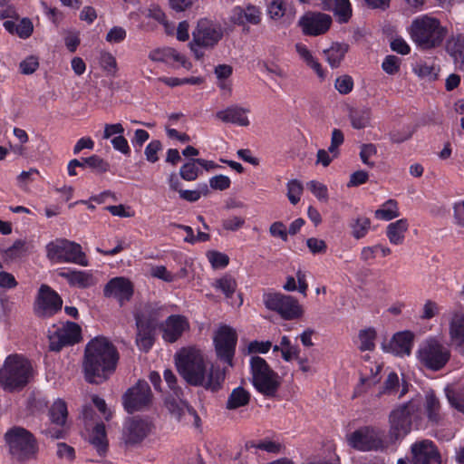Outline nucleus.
<instances>
[{"mask_svg":"<svg viewBox=\"0 0 464 464\" xmlns=\"http://www.w3.org/2000/svg\"><path fill=\"white\" fill-rule=\"evenodd\" d=\"M119 356L116 348L104 337L91 340L85 348L83 371L90 383L106 381L115 370Z\"/></svg>","mask_w":464,"mask_h":464,"instance_id":"f257e3e1","label":"nucleus"},{"mask_svg":"<svg viewBox=\"0 0 464 464\" xmlns=\"http://www.w3.org/2000/svg\"><path fill=\"white\" fill-rule=\"evenodd\" d=\"M34 377L32 363L24 356H7L0 368V387L9 392L24 389Z\"/></svg>","mask_w":464,"mask_h":464,"instance_id":"f03ea898","label":"nucleus"},{"mask_svg":"<svg viewBox=\"0 0 464 464\" xmlns=\"http://www.w3.org/2000/svg\"><path fill=\"white\" fill-rule=\"evenodd\" d=\"M408 31L413 43L423 50L440 46L447 34L437 18L427 14L415 18Z\"/></svg>","mask_w":464,"mask_h":464,"instance_id":"7ed1b4c3","label":"nucleus"},{"mask_svg":"<svg viewBox=\"0 0 464 464\" xmlns=\"http://www.w3.org/2000/svg\"><path fill=\"white\" fill-rule=\"evenodd\" d=\"M416 357L422 368L439 372L450 361L451 350L439 337L430 336L419 344Z\"/></svg>","mask_w":464,"mask_h":464,"instance_id":"20e7f679","label":"nucleus"},{"mask_svg":"<svg viewBox=\"0 0 464 464\" xmlns=\"http://www.w3.org/2000/svg\"><path fill=\"white\" fill-rule=\"evenodd\" d=\"M224 30L220 24L201 18L192 31L189 48L197 60L204 57V50L213 49L223 38Z\"/></svg>","mask_w":464,"mask_h":464,"instance_id":"39448f33","label":"nucleus"},{"mask_svg":"<svg viewBox=\"0 0 464 464\" xmlns=\"http://www.w3.org/2000/svg\"><path fill=\"white\" fill-rule=\"evenodd\" d=\"M250 371L253 386L266 397H275L281 385V379L260 356H252L250 359Z\"/></svg>","mask_w":464,"mask_h":464,"instance_id":"423d86ee","label":"nucleus"},{"mask_svg":"<svg viewBox=\"0 0 464 464\" xmlns=\"http://www.w3.org/2000/svg\"><path fill=\"white\" fill-rule=\"evenodd\" d=\"M10 454L19 461L36 457L38 446L34 435L22 427H13L5 435Z\"/></svg>","mask_w":464,"mask_h":464,"instance_id":"0eeeda50","label":"nucleus"},{"mask_svg":"<svg viewBox=\"0 0 464 464\" xmlns=\"http://www.w3.org/2000/svg\"><path fill=\"white\" fill-rule=\"evenodd\" d=\"M46 256L53 263H70L82 266L89 265L80 244L64 238H56L46 245Z\"/></svg>","mask_w":464,"mask_h":464,"instance_id":"6e6552de","label":"nucleus"},{"mask_svg":"<svg viewBox=\"0 0 464 464\" xmlns=\"http://www.w3.org/2000/svg\"><path fill=\"white\" fill-rule=\"evenodd\" d=\"M208 362L200 351L193 348L183 349L176 357L178 372L188 383L194 386L204 381L201 373Z\"/></svg>","mask_w":464,"mask_h":464,"instance_id":"1a4fd4ad","label":"nucleus"},{"mask_svg":"<svg viewBox=\"0 0 464 464\" xmlns=\"http://www.w3.org/2000/svg\"><path fill=\"white\" fill-rule=\"evenodd\" d=\"M263 302L267 309L277 313L285 320L297 319L304 314L303 306L295 297L282 293H266Z\"/></svg>","mask_w":464,"mask_h":464,"instance_id":"9d476101","label":"nucleus"},{"mask_svg":"<svg viewBox=\"0 0 464 464\" xmlns=\"http://www.w3.org/2000/svg\"><path fill=\"white\" fill-rule=\"evenodd\" d=\"M384 433L373 427L360 428L346 436L347 443L360 451L379 450L384 449Z\"/></svg>","mask_w":464,"mask_h":464,"instance_id":"9b49d317","label":"nucleus"},{"mask_svg":"<svg viewBox=\"0 0 464 464\" xmlns=\"http://www.w3.org/2000/svg\"><path fill=\"white\" fill-rule=\"evenodd\" d=\"M213 343L217 356L232 366L237 343V331L229 325L222 324L216 330Z\"/></svg>","mask_w":464,"mask_h":464,"instance_id":"f8f14e48","label":"nucleus"},{"mask_svg":"<svg viewBox=\"0 0 464 464\" xmlns=\"http://www.w3.org/2000/svg\"><path fill=\"white\" fill-rule=\"evenodd\" d=\"M152 429L153 424L148 419L140 417L129 418L123 424L122 442L127 447L138 446L149 436Z\"/></svg>","mask_w":464,"mask_h":464,"instance_id":"ddd939ff","label":"nucleus"},{"mask_svg":"<svg viewBox=\"0 0 464 464\" xmlns=\"http://www.w3.org/2000/svg\"><path fill=\"white\" fill-rule=\"evenodd\" d=\"M152 401V393L149 383L139 381L123 395V406L129 413L143 411L150 407Z\"/></svg>","mask_w":464,"mask_h":464,"instance_id":"4468645a","label":"nucleus"},{"mask_svg":"<svg viewBox=\"0 0 464 464\" xmlns=\"http://www.w3.org/2000/svg\"><path fill=\"white\" fill-rule=\"evenodd\" d=\"M50 349L60 351L63 346L72 345L81 340V327L72 322L53 325L49 330Z\"/></svg>","mask_w":464,"mask_h":464,"instance_id":"2eb2a0df","label":"nucleus"},{"mask_svg":"<svg viewBox=\"0 0 464 464\" xmlns=\"http://www.w3.org/2000/svg\"><path fill=\"white\" fill-rule=\"evenodd\" d=\"M63 300L47 285H42L34 303V313L40 317H50L62 309Z\"/></svg>","mask_w":464,"mask_h":464,"instance_id":"dca6fc26","label":"nucleus"},{"mask_svg":"<svg viewBox=\"0 0 464 464\" xmlns=\"http://www.w3.org/2000/svg\"><path fill=\"white\" fill-rule=\"evenodd\" d=\"M417 411L414 403L410 402L395 411L390 415V434L394 439L406 436L411 431L412 414Z\"/></svg>","mask_w":464,"mask_h":464,"instance_id":"f3484780","label":"nucleus"},{"mask_svg":"<svg viewBox=\"0 0 464 464\" xmlns=\"http://www.w3.org/2000/svg\"><path fill=\"white\" fill-rule=\"evenodd\" d=\"M331 15L320 12H309L299 20V25L305 35L317 36L324 34L331 27Z\"/></svg>","mask_w":464,"mask_h":464,"instance_id":"a211bd4d","label":"nucleus"},{"mask_svg":"<svg viewBox=\"0 0 464 464\" xmlns=\"http://www.w3.org/2000/svg\"><path fill=\"white\" fill-rule=\"evenodd\" d=\"M414 464H440V456L434 443L423 440L411 447Z\"/></svg>","mask_w":464,"mask_h":464,"instance_id":"6ab92c4d","label":"nucleus"},{"mask_svg":"<svg viewBox=\"0 0 464 464\" xmlns=\"http://www.w3.org/2000/svg\"><path fill=\"white\" fill-rule=\"evenodd\" d=\"M103 294L106 297L117 299L122 304L131 297L133 285L131 282L125 277H114L106 284Z\"/></svg>","mask_w":464,"mask_h":464,"instance_id":"aec40b11","label":"nucleus"},{"mask_svg":"<svg viewBox=\"0 0 464 464\" xmlns=\"http://www.w3.org/2000/svg\"><path fill=\"white\" fill-rule=\"evenodd\" d=\"M149 59L152 62L164 63L174 67V63H178L186 70H190L192 63L187 58L171 47L156 48L150 52Z\"/></svg>","mask_w":464,"mask_h":464,"instance_id":"412c9836","label":"nucleus"},{"mask_svg":"<svg viewBox=\"0 0 464 464\" xmlns=\"http://www.w3.org/2000/svg\"><path fill=\"white\" fill-rule=\"evenodd\" d=\"M202 383H197L196 386L203 387L204 389L211 392L218 391L225 380V370L221 369L219 365L208 362L205 370L202 371Z\"/></svg>","mask_w":464,"mask_h":464,"instance_id":"4be33fe9","label":"nucleus"},{"mask_svg":"<svg viewBox=\"0 0 464 464\" xmlns=\"http://www.w3.org/2000/svg\"><path fill=\"white\" fill-rule=\"evenodd\" d=\"M57 274L66 279L72 286L88 288L97 284V278L92 271L68 269L59 270Z\"/></svg>","mask_w":464,"mask_h":464,"instance_id":"5701e85b","label":"nucleus"},{"mask_svg":"<svg viewBox=\"0 0 464 464\" xmlns=\"http://www.w3.org/2000/svg\"><path fill=\"white\" fill-rule=\"evenodd\" d=\"M188 328V323L184 316L170 315L162 325V337L166 342L174 343Z\"/></svg>","mask_w":464,"mask_h":464,"instance_id":"b1692460","label":"nucleus"},{"mask_svg":"<svg viewBox=\"0 0 464 464\" xmlns=\"http://www.w3.org/2000/svg\"><path fill=\"white\" fill-rule=\"evenodd\" d=\"M413 334L411 332H401L394 334L389 344H382V349L398 356L410 355L412 346Z\"/></svg>","mask_w":464,"mask_h":464,"instance_id":"393cba45","label":"nucleus"},{"mask_svg":"<svg viewBox=\"0 0 464 464\" xmlns=\"http://www.w3.org/2000/svg\"><path fill=\"white\" fill-rule=\"evenodd\" d=\"M449 336L455 350L464 355V314H455L451 317Z\"/></svg>","mask_w":464,"mask_h":464,"instance_id":"a878e982","label":"nucleus"},{"mask_svg":"<svg viewBox=\"0 0 464 464\" xmlns=\"http://www.w3.org/2000/svg\"><path fill=\"white\" fill-rule=\"evenodd\" d=\"M248 109L232 105L224 110H220L216 113V118L225 123H233L238 126H248L249 120L247 118Z\"/></svg>","mask_w":464,"mask_h":464,"instance_id":"bb28decb","label":"nucleus"},{"mask_svg":"<svg viewBox=\"0 0 464 464\" xmlns=\"http://www.w3.org/2000/svg\"><path fill=\"white\" fill-rule=\"evenodd\" d=\"M295 50L300 59L310 67L320 78L321 81L326 77V72L323 69L321 63L316 57L314 56L312 52L303 44H296Z\"/></svg>","mask_w":464,"mask_h":464,"instance_id":"cd10ccee","label":"nucleus"},{"mask_svg":"<svg viewBox=\"0 0 464 464\" xmlns=\"http://www.w3.org/2000/svg\"><path fill=\"white\" fill-rule=\"evenodd\" d=\"M180 394L181 392H179V395H175V397L169 396L166 398L165 405L170 414L179 420H181L186 413L196 416L195 411L180 398Z\"/></svg>","mask_w":464,"mask_h":464,"instance_id":"c85d7f7f","label":"nucleus"},{"mask_svg":"<svg viewBox=\"0 0 464 464\" xmlns=\"http://www.w3.org/2000/svg\"><path fill=\"white\" fill-rule=\"evenodd\" d=\"M349 45L343 43H334L332 45L324 49L323 53L326 62L332 68H337L343 60L348 52Z\"/></svg>","mask_w":464,"mask_h":464,"instance_id":"c756f323","label":"nucleus"},{"mask_svg":"<svg viewBox=\"0 0 464 464\" xmlns=\"http://www.w3.org/2000/svg\"><path fill=\"white\" fill-rule=\"evenodd\" d=\"M409 224L407 219L401 218L390 223L387 227L386 235L392 245H401L405 238V233L408 230Z\"/></svg>","mask_w":464,"mask_h":464,"instance_id":"7c9ffc66","label":"nucleus"},{"mask_svg":"<svg viewBox=\"0 0 464 464\" xmlns=\"http://www.w3.org/2000/svg\"><path fill=\"white\" fill-rule=\"evenodd\" d=\"M446 49L456 64L464 66V34L450 37L447 42Z\"/></svg>","mask_w":464,"mask_h":464,"instance_id":"2f4dec72","label":"nucleus"},{"mask_svg":"<svg viewBox=\"0 0 464 464\" xmlns=\"http://www.w3.org/2000/svg\"><path fill=\"white\" fill-rule=\"evenodd\" d=\"M90 442L96 450L99 456H103L108 449L105 426L102 423L97 424L91 434Z\"/></svg>","mask_w":464,"mask_h":464,"instance_id":"473e14b6","label":"nucleus"},{"mask_svg":"<svg viewBox=\"0 0 464 464\" xmlns=\"http://www.w3.org/2000/svg\"><path fill=\"white\" fill-rule=\"evenodd\" d=\"M445 394L451 407L464 413V388L455 384L448 385Z\"/></svg>","mask_w":464,"mask_h":464,"instance_id":"72a5a7b5","label":"nucleus"},{"mask_svg":"<svg viewBox=\"0 0 464 464\" xmlns=\"http://www.w3.org/2000/svg\"><path fill=\"white\" fill-rule=\"evenodd\" d=\"M50 419L53 423L63 427L67 420V405L62 399H57L49 411Z\"/></svg>","mask_w":464,"mask_h":464,"instance_id":"f704fd0d","label":"nucleus"},{"mask_svg":"<svg viewBox=\"0 0 464 464\" xmlns=\"http://www.w3.org/2000/svg\"><path fill=\"white\" fill-rule=\"evenodd\" d=\"M399 216L398 203L393 199L387 200L374 212V217L379 220L389 221Z\"/></svg>","mask_w":464,"mask_h":464,"instance_id":"c9c22d12","label":"nucleus"},{"mask_svg":"<svg viewBox=\"0 0 464 464\" xmlns=\"http://www.w3.org/2000/svg\"><path fill=\"white\" fill-rule=\"evenodd\" d=\"M339 23H347L352 16L353 9L350 0H332V9Z\"/></svg>","mask_w":464,"mask_h":464,"instance_id":"e433bc0d","label":"nucleus"},{"mask_svg":"<svg viewBox=\"0 0 464 464\" xmlns=\"http://www.w3.org/2000/svg\"><path fill=\"white\" fill-rule=\"evenodd\" d=\"M250 393L242 387H237L230 393L227 408L229 410H235L239 407H243L249 402Z\"/></svg>","mask_w":464,"mask_h":464,"instance_id":"4c0bfd02","label":"nucleus"},{"mask_svg":"<svg viewBox=\"0 0 464 464\" xmlns=\"http://www.w3.org/2000/svg\"><path fill=\"white\" fill-rule=\"evenodd\" d=\"M413 72L420 78L433 81L437 78L439 67L431 61H421L418 63Z\"/></svg>","mask_w":464,"mask_h":464,"instance_id":"58836bf2","label":"nucleus"},{"mask_svg":"<svg viewBox=\"0 0 464 464\" xmlns=\"http://www.w3.org/2000/svg\"><path fill=\"white\" fill-rule=\"evenodd\" d=\"M425 408L429 420L438 423L440 420V404L439 399L432 392L426 393Z\"/></svg>","mask_w":464,"mask_h":464,"instance_id":"ea45409f","label":"nucleus"},{"mask_svg":"<svg viewBox=\"0 0 464 464\" xmlns=\"http://www.w3.org/2000/svg\"><path fill=\"white\" fill-rule=\"evenodd\" d=\"M350 227L352 236L355 239H361L368 234L371 228V220L365 217H357L351 220Z\"/></svg>","mask_w":464,"mask_h":464,"instance_id":"a19ab883","label":"nucleus"},{"mask_svg":"<svg viewBox=\"0 0 464 464\" xmlns=\"http://www.w3.org/2000/svg\"><path fill=\"white\" fill-rule=\"evenodd\" d=\"M138 334L136 338L137 345L143 351H149L153 344L151 331L144 327L140 320H137Z\"/></svg>","mask_w":464,"mask_h":464,"instance_id":"79ce46f5","label":"nucleus"},{"mask_svg":"<svg viewBox=\"0 0 464 464\" xmlns=\"http://www.w3.org/2000/svg\"><path fill=\"white\" fill-rule=\"evenodd\" d=\"M371 376H367L365 373V377L361 378V382L356 386L354 390V396H359L362 394L366 389L372 385L376 384L379 382L378 373L381 371V366L379 364L374 365L373 368H371Z\"/></svg>","mask_w":464,"mask_h":464,"instance_id":"37998d69","label":"nucleus"},{"mask_svg":"<svg viewBox=\"0 0 464 464\" xmlns=\"http://www.w3.org/2000/svg\"><path fill=\"white\" fill-rule=\"evenodd\" d=\"M350 118L354 129H363L370 124L371 111L368 109L355 110L351 112Z\"/></svg>","mask_w":464,"mask_h":464,"instance_id":"c03bdc74","label":"nucleus"},{"mask_svg":"<svg viewBox=\"0 0 464 464\" xmlns=\"http://www.w3.org/2000/svg\"><path fill=\"white\" fill-rule=\"evenodd\" d=\"M358 337L359 348L361 351H372L374 349V340L376 337V333L373 329L369 328L360 331Z\"/></svg>","mask_w":464,"mask_h":464,"instance_id":"a18cd8bd","label":"nucleus"},{"mask_svg":"<svg viewBox=\"0 0 464 464\" xmlns=\"http://www.w3.org/2000/svg\"><path fill=\"white\" fill-rule=\"evenodd\" d=\"M214 286L217 289L222 291V293L226 295L227 298H229L233 295L237 289V282L230 276H225L220 279L217 280L214 284Z\"/></svg>","mask_w":464,"mask_h":464,"instance_id":"49530a36","label":"nucleus"},{"mask_svg":"<svg viewBox=\"0 0 464 464\" xmlns=\"http://www.w3.org/2000/svg\"><path fill=\"white\" fill-rule=\"evenodd\" d=\"M239 14H244L246 23L251 24H258L261 22V11L258 7L249 5L246 8L237 6Z\"/></svg>","mask_w":464,"mask_h":464,"instance_id":"de8ad7c7","label":"nucleus"},{"mask_svg":"<svg viewBox=\"0 0 464 464\" xmlns=\"http://www.w3.org/2000/svg\"><path fill=\"white\" fill-rule=\"evenodd\" d=\"M281 354L285 361L290 362L298 357L299 349L298 347L292 345L287 336L281 338Z\"/></svg>","mask_w":464,"mask_h":464,"instance_id":"09e8293b","label":"nucleus"},{"mask_svg":"<svg viewBox=\"0 0 464 464\" xmlns=\"http://www.w3.org/2000/svg\"><path fill=\"white\" fill-rule=\"evenodd\" d=\"M286 12V4L284 0H272L267 5V14L273 20L281 19Z\"/></svg>","mask_w":464,"mask_h":464,"instance_id":"8fccbe9b","label":"nucleus"},{"mask_svg":"<svg viewBox=\"0 0 464 464\" xmlns=\"http://www.w3.org/2000/svg\"><path fill=\"white\" fill-rule=\"evenodd\" d=\"M287 198L289 201L295 205L299 202L301 195L304 190V187L301 181L297 179H292L288 181L287 185Z\"/></svg>","mask_w":464,"mask_h":464,"instance_id":"3c124183","label":"nucleus"},{"mask_svg":"<svg viewBox=\"0 0 464 464\" xmlns=\"http://www.w3.org/2000/svg\"><path fill=\"white\" fill-rule=\"evenodd\" d=\"M207 257L213 268H224L228 265V256L221 252L211 250L207 253Z\"/></svg>","mask_w":464,"mask_h":464,"instance_id":"603ef678","label":"nucleus"},{"mask_svg":"<svg viewBox=\"0 0 464 464\" xmlns=\"http://www.w3.org/2000/svg\"><path fill=\"white\" fill-rule=\"evenodd\" d=\"M101 66L110 74H115L117 72V62L115 57L109 52L102 51L100 53Z\"/></svg>","mask_w":464,"mask_h":464,"instance_id":"864d4df0","label":"nucleus"},{"mask_svg":"<svg viewBox=\"0 0 464 464\" xmlns=\"http://www.w3.org/2000/svg\"><path fill=\"white\" fill-rule=\"evenodd\" d=\"M196 163V160H192L181 166L179 175L184 180L193 181L198 178L199 169Z\"/></svg>","mask_w":464,"mask_h":464,"instance_id":"5fc2aeb1","label":"nucleus"},{"mask_svg":"<svg viewBox=\"0 0 464 464\" xmlns=\"http://www.w3.org/2000/svg\"><path fill=\"white\" fill-rule=\"evenodd\" d=\"M25 252V242L17 240L5 251V255L6 258L13 260L23 256Z\"/></svg>","mask_w":464,"mask_h":464,"instance_id":"6e6d98bb","label":"nucleus"},{"mask_svg":"<svg viewBox=\"0 0 464 464\" xmlns=\"http://www.w3.org/2000/svg\"><path fill=\"white\" fill-rule=\"evenodd\" d=\"M150 274L152 277L160 279L167 283L173 282L176 278L175 275L168 271L164 266H151Z\"/></svg>","mask_w":464,"mask_h":464,"instance_id":"4d7b16f0","label":"nucleus"},{"mask_svg":"<svg viewBox=\"0 0 464 464\" xmlns=\"http://www.w3.org/2000/svg\"><path fill=\"white\" fill-rule=\"evenodd\" d=\"M401 59L395 55H387L382 62V68L388 74H395L400 70Z\"/></svg>","mask_w":464,"mask_h":464,"instance_id":"13d9d810","label":"nucleus"},{"mask_svg":"<svg viewBox=\"0 0 464 464\" xmlns=\"http://www.w3.org/2000/svg\"><path fill=\"white\" fill-rule=\"evenodd\" d=\"M39 67V60L36 56L31 55L24 59L20 64L19 68L23 74H32L34 73Z\"/></svg>","mask_w":464,"mask_h":464,"instance_id":"bf43d9fd","label":"nucleus"},{"mask_svg":"<svg viewBox=\"0 0 464 464\" xmlns=\"http://www.w3.org/2000/svg\"><path fill=\"white\" fill-rule=\"evenodd\" d=\"M208 191V186L204 184L201 187V189H194V190H188V189H182L179 190V197L187 200L188 202H196L198 201L202 194H207Z\"/></svg>","mask_w":464,"mask_h":464,"instance_id":"052dcab7","label":"nucleus"},{"mask_svg":"<svg viewBox=\"0 0 464 464\" xmlns=\"http://www.w3.org/2000/svg\"><path fill=\"white\" fill-rule=\"evenodd\" d=\"M307 187L319 200H327L328 190L325 185L316 180H311L307 183Z\"/></svg>","mask_w":464,"mask_h":464,"instance_id":"680f3d73","label":"nucleus"},{"mask_svg":"<svg viewBox=\"0 0 464 464\" xmlns=\"http://www.w3.org/2000/svg\"><path fill=\"white\" fill-rule=\"evenodd\" d=\"M413 130L411 127H403L400 130H393L390 132V139L394 143H401L411 138Z\"/></svg>","mask_w":464,"mask_h":464,"instance_id":"e2e57ef3","label":"nucleus"},{"mask_svg":"<svg viewBox=\"0 0 464 464\" xmlns=\"http://www.w3.org/2000/svg\"><path fill=\"white\" fill-rule=\"evenodd\" d=\"M334 87L341 94H347L353 90V81L351 76L343 75L335 80Z\"/></svg>","mask_w":464,"mask_h":464,"instance_id":"0e129e2a","label":"nucleus"},{"mask_svg":"<svg viewBox=\"0 0 464 464\" xmlns=\"http://www.w3.org/2000/svg\"><path fill=\"white\" fill-rule=\"evenodd\" d=\"M344 136L342 130L339 129H334L332 131L331 137V144L328 148L329 152L334 155V157L338 156V147L343 143Z\"/></svg>","mask_w":464,"mask_h":464,"instance_id":"69168bd1","label":"nucleus"},{"mask_svg":"<svg viewBox=\"0 0 464 464\" xmlns=\"http://www.w3.org/2000/svg\"><path fill=\"white\" fill-rule=\"evenodd\" d=\"M16 29V34L22 39H26L33 34L34 26L29 19L24 18L17 24Z\"/></svg>","mask_w":464,"mask_h":464,"instance_id":"338daca9","label":"nucleus"},{"mask_svg":"<svg viewBox=\"0 0 464 464\" xmlns=\"http://www.w3.org/2000/svg\"><path fill=\"white\" fill-rule=\"evenodd\" d=\"M126 38V31L122 27H112L106 35V41L111 44L122 42Z\"/></svg>","mask_w":464,"mask_h":464,"instance_id":"774afa93","label":"nucleus"}]
</instances>
